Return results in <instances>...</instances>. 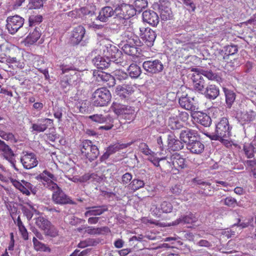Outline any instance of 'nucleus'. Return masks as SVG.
I'll return each instance as SVG.
<instances>
[{
  "label": "nucleus",
  "mask_w": 256,
  "mask_h": 256,
  "mask_svg": "<svg viewBox=\"0 0 256 256\" xmlns=\"http://www.w3.org/2000/svg\"><path fill=\"white\" fill-rule=\"evenodd\" d=\"M168 126L172 130H178L183 127V124L177 116H174L168 118Z\"/></svg>",
  "instance_id": "nucleus-32"
},
{
  "label": "nucleus",
  "mask_w": 256,
  "mask_h": 256,
  "mask_svg": "<svg viewBox=\"0 0 256 256\" xmlns=\"http://www.w3.org/2000/svg\"><path fill=\"white\" fill-rule=\"evenodd\" d=\"M171 17L170 10H162L160 12V18L162 20L166 21Z\"/></svg>",
  "instance_id": "nucleus-62"
},
{
  "label": "nucleus",
  "mask_w": 256,
  "mask_h": 256,
  "mask_svg": "<svg viewBox=\"0 0 256 256\" xmlns=\"http://www.w3.org/2000/svg\"><path fill=\"white\" fill-rule=\"evenodd\" d=\"M86 30L82 26H78L74 28L72 32V41L73 43L78 44L84 38Z\"/></svg>",
  "instance_id": "nucleus-20"
},
{
  "label": "nucleus",
  "mask_w": 256,
  "mask_h": 256,
  "mask_svg": "<svg viewBox=\"0 0 256 256\" xmlns=\"http://www.w3.org/2000/svg\"><path fill=\"white\" fill-rule=\"evenodd\" d=\"M32 242L34 248L37 251L48 252L50 251V249L44 244L38 241L35 237L33 238Z\"/></svg>",
  "instance_id": "nucleus-44"
},
{
  "label": "nucleus",
  "mask_w": 256,
  "mask_h": 256,
  "mask_svg": "<svg viewBox=\"0 0 256 256\" xmlns=\"http://www.w3.org/2000/svg\"><path fill=\"white\" fill-rule=\"evenodd\" d=\"M144 186V182L142 180H134L130 184L132 189L136 190Z\"/></svg>",
  "instance_id": "nucleus-57"
},
{
  "label": "nucleus",
  "mask_w": 256,
  "mask_h": 256,
  "mask_svg": "<svg viewBox=\"0 0 256 256\" xmlns=\"http://www.w3.org/2000/svg\"><path fill=\"white\" fill-rule=\"evenodd\" d=\"M80 11L83 16H92L95 14L94 8L90 10L88 8L86 7H82L80 8Z\"/></svg>",
  "instance_id": "nucleus-61"
},
{
  "label": "nucleus",
  "mask_w": 256,
  "mask_h": 256,
  "mask_svg": "<svg viewBox=\"0 0 256 256\" xmlns=\"http://www.w3.org/2000/svg\"><path fill=\"white\" fill-rule=\"evenodd\" d=\"M242 151L247 158H252L254 157L256 150L252 142L246 141L244 142Z\"/></svg>",
  "instance_id": "nucleus-28"
},
{
  "label": "nucleus",
  "mask_w": 256,
  "mask_h": 256,
  "mask_svg": "<svg viewBox=\"0 0 256 256\" xmlns=\"http://www.w3.org/2000/svg\"><path fill=\"white\" fill-rule=\"evenodd\" d=\"M168 146L170 150L178 151L182 149L184 146L182 140L174 138H168Z\"/></svg>",
  "instance_id": "nucleus-30"
},
{
  "label": "nucleus",
  "mask_w": 256,
  "mask_h": 256,
  "mask_svg": "<svg viewBox=\"0 0 256 256\" xmlns=\"http://www.w3.org/2000/svg\"><path fill=\"white\" fill-rule=\"evenodd\" d=\"M135 110L134 108L128 106H126L124 112L122 114L124 118L129 120H132L134 118Z\"/></svg>",
  "instance_id": "nucleus-49"
},
{
  "label": "nucleus",
  "mask_w": 256,
  "mask_h": 256,
  "mask_svg": "<svg viewBox=\"0 0 256 256\" xmlns=\"http://www.w3.org/2000/svg\"><path fill=\"white\" fill-rule=\"evenodd\" d=\"M126 145L125 144H116L112 146H108L106 150L108 151V152L110 154H112L118 151L120 149H122L124 148H126Z\"/></svg>",
  "instance_id": "nucleus-54"
},
{
  "label": "nucleus",
  "mask_w": 256,
  "mask_h": 256,
  "mask_svg": "<svg viewBox=\"0 0 256 256\" xmlns=\"http://www.w3.org/2000/svg\"><path fill=\"white\" fill-rule=\"evenodd\" d=\"M256 116V113L252 110L243 111L238 114L240 121L244 124L249 123L254 121Z\"/></svg>",
  "instance_id": "nucleus-26"
},
{
  "label": "nucleus",
  "mask_w": 256,
  "mask_h": 256,
  "mask_svg": "<svg viewBox=\"0 0 256 256\" xmlns=\"http://www.w3.org/2000/svg\"><path fill=\"white\" fill-rule=\"evenodd\" d=\"M138 42L126 43L122 47L124 52L128 55L139 56L142 50L138 46H140Z\"/></svg>",
  "instance_id": "nucleus-17"
},
{
  "label": "nucleus",
  "mask_w": 256,
  "mask_h": 256,
  "mask_svg": "<svg viewBox=\"0 0 256 256\" xmlns=\"http://www.w3.org/2000/svg\"><path fill=\"white\" fill-rule=\"evenodd\" d=\"M22 192L26 196H29L30 193V191L34 194H36V188L30 182L25 180H22Z\"/></svg>",
  "instance_id": "nucleus-40"
},
{
  "label": "nucleus",
  "mask_w": 256,
  "mask_h": 256,
  "mask_svg": "<svg viewBox=\"0 0 256 256\" xmlns=\"http://www.w3.org/2000/svg\"><path fill=\"white\" fill-rule=\"evenodd\" d=\"M20 158V162L26 169H30L36 167L38 164L36 154L31 152H24Z\"/></svg>",
  "instance_id": "nucleus-10"
},
{
  "label": "nucleus",
  "mask_w": 256,
  "mask_h": 256,
  "mask_svg": "<svg viewBox=\"0 0 256 256\" xmlns=\"http://www.w3.org/2000/svg\"><path fill=\"white\" fill-rule=\"evenodd\" d=\"M202 184L205 185L204 188L203 194L206 196H212L214 192V190H212V188L211 186L210 183L203 182Z\"/></svg>",
  "instance_id": "nucleus-58"
},
{
  "label": "nucleus",
  "mask_w": 256,
  "mask_h": 256,
  "mask_svg": "<svg viewBox=\"0 0 256 256\" xmlns=\"http://www.w3.org/2000/svg\"><path fill=\"white\" fill-rule=\"evenodd\" d=\"M210 113L214 118H218L222 115L223 112L218 107H212L210 109Z\"/></svg>",
  "instance_id": "nucleus-56"
},
{
  "label": "nucleus",
  "mask_w": 256,
  "mask_h": 256,
  "mask_svg": "<svg viewBox=\"0 0 256 256\" xmlns=\"http://www.w3.org/2000/svg\"><path fill=\"white\" fill-rule=\"evenodd\" d=\"M208 137L212 140H220L224 141L225 144H230V142L225 140V138L229 137L230 135V125L228 118H222L220 122L216 124L215 134H208L204 133Z\"/></svg>",
  "instance_id": "nucleus-1"
},
{
  "label": "nucleus",
  "mask_w": 256,
  "mask_h": 256,
  "mask_svg": "<svg viewBox=\"0 0 256 256\" xmlns=\"http://www.w3.org/2000/svg\"><path fill=\"white\" fill-rule=\"evenodd\" d=\"M226 96V102L228 108H230L236 100V94L232 90L226 88H223Z\"/></svg>",
  "instance_id": "nucleus-33"
},
{
  "label": "nucleus",
  "mask_w": 256,
  "mask_h": 256,
  "mask_svg": "<svg viewBox=\"0 0 256 256\" xmlns=\"http://www.w3.org/2000/svg\"><path fill=\"white\" fill-rule=\"evenodd\" d=\"M40 28L38 30L36 28L32 32H30L26 38V42L28 44L32 45L35 43L40 38L41 33L39 31Z\"/></svg>",
  "instance_id": "nucleus-34"
},
{
  "label": "nucleus",
  "mask_w": 256,
  "mask_h": 256,
  "mask_svg": "<svg viewBox=\"0 0 256 256\" xmlns=\"http://www.w3.org/2000/svg\"><path fill=\"white\" fill-rule=\"evenodd\" d=\"M60 68L62 72V74H65L61 77V86L66 88L70 85L74 84L78 76L74 66L72 64H62L60 66Z\"/></svg>",
  "instance_id": "nucleus-2"
},
{
  "label": "nucleus",
  "mask_w": 256,
  "mask_h": 256,
  "mask_svg": "<svg viewBox=\"0 0 256 256\" xmlns=\"http://www.w3.org/2000/svg\"><path fill=\"white\" fill-rule=\"evenodd\" d=\"M90 180L92 182H99L102 180V178L94 173L86 174L80 178V182H84Z\"/></svg>",
  "instance_id": "nucleus-42"
},
{
  "label": "nucleus",
  "mask_w": 256,
  "mask_h": 256,
  "mask_svg": "<svg viewBox=\"0 0 256 256\" xmlns=\"http://www.w3.org/2000/svg\"><path fill=\"white\" fill-rule=\"evenodd\" d=\"M246 168L250 171L254 176H256V160H246L244 162Z\"/></svg>",
  "instance_id": "nucleus-50"
},
{
  "label": "nucleus",
  "mask_w": 256,
  "mask_h": 256,
  "mask_svg": "<svg viewBox=\"0 0 256 256\" xmlns=\"http://www.w3.org/2000/svg\"><path fill=\"white\" fill-rule=\"evenodd\" d=\"M170 160L174 167L177 170L184 168L187 166L186 159L177 152L172 155Z\"/></svg>",
  "instance_id": "nucleus-21"
},
{
  "label": "nucleus",
  "mask_w": 256,
  "mask_h": 256,
  "mask_svg": "<svg viewBox=\"0 0 256 256\" xmlns=\"http://www.w3.org/2000/svg\"><path fill=\"white\" fill-rule=\"evenodd\" d=\"M89 118L94 122L100 124L107 122H112V118L109 114L104 116L102 114H96L90 116Z\"/></svg>",
  "instance_id": "nucleus-35"
},
{
  "label": "nucleus",
  "mask_w": 256,
  "mask_h": 256,
  "mask_svg": "<svg viewBox=\"0 0 256 256\" xmlns=\"http://www.w3.org/2000/svg\"><path fill=\"white\" fill-rule=\"evenodd\" d=\"M86 209L88 210L84 213L86 216H100L108 210L107 206L104 205L88 207Z\"/></svg>",
  "instance_id": "nucleus-25"
},
{
  "label": "nucleus",
  "mask_w": 256,
  "mask_h": 256,
  "mask_svg": "<svg viewBox=\"0 0 256 256\" xmlns=\"http://www.w3.org/2000/svg\"><path fill=\"white\" fill-rule=\"evenodd\" d=\"M148 147V146H146L145 144V147ZM148 150H146V148H145V155L147 156L146 158H145V160H147L152 163L154 166H160L159 162L161 160V159H159L158 158H157L156 156V154L154 152H152V154H147V152H148Z\"/></svg>",
  "instance_id": "nucleus-45"
},
{
  "label": "nucleus",
  "mask_w": 256,
  "mask_h": 256,
  "mask_svg": "<svg viewBox=\"0 0 256 256\" xmlns=\"http://www.w3.org/2000/svg\"><path fill=\"white\" fill-rule=\"evenodd\" d=\"M82 155L90 162L96 160L100 154L97 146L90 140H84L80 146Z\"/></svg>",
  "instance_id": "nucleus-4"
},
{
  "label": "nucleus",
  "mask_w": 256,
  "mask_h": 256,
  "mask_svg": "<svg viewBox=\"0 0 256 256\" xmlns=\"http://www.w3.org/2000/svg\"><path fill=\"white\" fill-rule=\"evenodd\" d=\"M42 18L40 15H32L29 17L30 26L38 24L42 21Z\"/></svg>",
  "instance_id": "nucleus-55"
},
{
  "label": "nucleus",
  "mask_w": 256,
  "mask_h": 256,
  "mask_svg": "<svg viewBox=\"0 0 256 256\" xmlns=\"http://www.w3.org/2000/svg\"><path fill=\"white\" fill-rule=\"evenodd\" d=\"M177 116L182 124L187 122L189 118V114L186 112H179L178 115Z\"/></svg>",
  "instance_id": "nucleus-63"
},
{
  "label": "nucleus",
  "mask_w": 256,
  "mask_h": 256,
  "mask_svg": "<svg viewBox=\"0 0 256 256\" xmlns=\"http://www.w3.org/2000/svg\"><path fill=\"white\" fill-rule=\"evenodd\" d=\"M82 221V219L72 216L69 218L68 223L72 226H77L80 224Z\"/></svg>",
  "instance_id": "nucleus-64"
},
{
  "label": "nucleus",
  "mask_w": 256,
  "mask_h": 256,
  "mask_svg": "<svg viewBox=\"0 0 256 256\" xmlns=\"http://www.w3.org/2000/svg\"><path fill=\"white\" fill-rule=\"evenodd\" d=\"M54 180H50V182H48V183L44 184L46 188L53 191V192H56L60 188L58 184L54 182Z\"/></svg>",
  "instance_id": "nucleus-60"
},
{
  "label": "nucleus",
  "mask_w": 256,
  "mask_h": 256,
  "mask_svg": "<svg viewBox=\"0 0 256 256\" xmlns=\"http://www.w3.org/2000/svg\"><path fill=\"white\" fill-rule=\"evenodd\" d=\"M192 71L196 72L192 76L194 87L197 91L201 92L204 88V80L202 74L198 72L197 68H193Z\"/></svg>",
  "instance_id": "nucleus-16"
},
{
  "label": "nucleus",
  "mask_w": 256,
  "mask_h": 256,
  "mask_svg": "<svg viewBox=\"0 0 256 256\" xmlns=\"http://www.w3.org/2000/svg\"><path fill=\"white\" fill-rule=\"evenodd\" d=\"M98 76L96 77L98 81L102 82H110L108 84L110 86H114L115 84L114 78L113 76L108 74L107 72H98Z\"/></svg>",
  "instance_id": "nucleus-36"
},
{
  "label": "nucleus",
  "mask_w": 256,
  "mask_h": 256,
  "mask_svg": "<svg viewBox=\"0 0 256 256\" xmlns=\"http://www.w3.org/2000/svg\"><path fill=\"white\" fill-rule=\"evenodd\" d=\"M123 40L126 43L139 42L138 41V38L134 35L133 32L129 30L125 31L122 35Z\"/></svg>",
  "instance_id": "nucleus-39"
},
{
  "label": "nucleus",
  "mask_w": 256,
  "mask_h": 256,
  "mask_svg": "<svg viewBox=\"0 0 256 256\" xmlns=\"http://www.w3.org/2000/svg\"><path fill=\"white\" fill-rule=\"evenodd\" d=\"M0 152H2V156L8 160L11 166L16 169V154H15L12 148L6 144L5 142L0 139Z\"/></svg>",
  "instance_id": "nucleus-8"
},
{
  "label": "nucleus",
  "mask_w": 256,
  "mask_h": 256,
  "mask_svg": "<svg viewBox=\"0 0 256 256\" xmlns=\"http://www.w3.org/2000/svg\"><path fill=\"white\" fill-rule=\"evenodd\" d=\"M145 22L155 26L159 22V18L157 14L153 10H145Z\"/></svg>",
  "instance_id": "nucleus-27"
},
{
  "label": "nucleus",
  "mask_w": 256,
  "mask_h": 256,
  "mask_svg": "<svg viewBox=\"0 0 256 256\" xmlns=\"http://www.w3.org/2000/svg\"><path fill=\"white\" fill-rule=\"evenodd\" d=\"M128 70L129 72L130 76L133 78H138L142 72L140 68L134 64H131L129 66Z\"/></svg>",
  "instance_id": "nucleus-43"
},
{
  "label": "nucleus",
  "mask_w": 256,
  "mask_h": 256,
  "mask_svg": "<svg viewBox=\"0 0 256 256\" xmlns=\"http://www.w3.org/2000/svg\"><path fill=\"white\" fill-rule=\"evenodd\" d=\"M180 106L186 110H192L194 109V106L190 99L187 96H181L178 101Z\"/></svg>",
  "instance_id": "nucleus-37"
},
{
  "label": "nucleus",
  "mask_w": 256,
  "mask_h": 256,
  "mask_svg": "<svg viewBox=\"0 0 256 256\" xmlns=\"http://www.w3.org/2000/svg\"><path fill=\"white\" fill-rule=\"evenodd\" d=\"M0 136L2 139L10 141L12 143H16L18 142V140L12 132H6L3 130H0Z\"/></svg>",
  "instance_id": "nucleus-47"
},
{
  "label": "nucleus",
  "mask_w": 256,
  "mask_h": 256,
  "mask_svg": "<svg viewBox=\"0 0 256 256\" xmlns=\"http://www.w3.org/2000/svg\"><path fill=\"white\" fill-rule=\"evenodd\" d=\"M24 24V19L19 16H8L6 19V28L10 34H14Z\"/></svg>",
  "instance_id": "nucleus-7"
},
{
  "label": "nucleus",
  "mask_w": 256,
  "mask_h": 256,
  "mask_svg": "<svg viewBox=\"0 0 256 256\" xmlns=\"http://www.w3.org/2000/svg\"><path fill=\"white\" fill-rule=\"evenodd\" d=\"M52 200L54 204H76L60 188L58 190L53 192Z\"/></svg>",
  "instance_id": "nucleus-11"
},
{
  "label": "nucleus",
  "mask_w": 256,
  "mask_h": 256,
  "mask_svg": "<svg viewBox=\"0 0 256 256\" xmlns=\"http://www.w3.org/2000/svg\"><path fill=\"white\" fill-rule=\"evenodd\" d=\"M126 105L120 104L116 102L112 103V108L117 115H122L124 112Z\"/></svg>",
  "instance_id": "nucleus-46"
},
{
  "label": "nucleus",
  "mask_w": 256,
  "mask_h": 256,
  "mask_svg": "<svg viewBox=\"0 0 256 256\" xmlns=\"http://www.w3.org/2000/svg\"><path fill=\"white\" fill-rule=\"evenodd\" d=\"M158 198L150 199L148 202V207L150 208V211L152 215L159 216L162 214L160 207L158 208L157 202L158 201Z\"/></svg>",
  "instance_id": "nucleus-29"
},
{
  "label": "nucleus",
  "mask_w": 256,
  "mask_h": 256,
  "mask_svg": "<svg viewBox=\"0 0 256 256\" xmlns=\"http://www.w3.org/2000/svg\"><path fill=\"white\" fill-rule=\"evenodd\" d=\"M202 74L208 78L209 80L216 81L217 82H222V78L218 74L213 72L212 70H202Z\"/></svg>",
  "instance_id": "nucleus-41"
},
{
  "label": "nucleus",
  "mask_w": 256,
  "mask_h": 256,
  "mask_svg": "<svg viewBox=\"0 0 256 256\" xmlns=\"http://www.w3.org/2000/svg\"><path fill=\"white\" fill-rule=\"evenodd\" d=\"M173 208L172 204L167 201H163L160 204V210L162 214L163 212L169 213L170 212Z\"/></svg>",
  "instance_id": "nucleus-53"
},
{
  "label": "nucleus",
  "mask_w": 256,
  "mask_h": 256,
  "mask_svg": "<svg viewBox=\"0 0 256 256\" xmlns=\"http://www.w3.org/2000/svg\"><path fill=\"white\" fill-rule=\"evenodd\" d=\"M198 220V218L196 214L190 212L188 214L182 216L180 218H178L172 224H168L166 222H161L158 220H150V224H154L156 226L160 227H166L170 226L177 225L180 223L183 222L186 224H194Z\"/></svg>",
  "instance_id": "nucleus-5"
},
{
  "label": "nucleus",
  "mask_w": 256,
  "mask_h": 256,
  "mask_svg": "<svg viewBox=\"0 0 256 256\" xmlns=\"http://www.w3.org/2000/svg\"><path fill=\"white\" fill-rule=\"evenodd\" d=\"M98 241L94 238H87L84 240L81 241L78 244V247L84 248L89 246H94L98 244Z\"/></svg>",
  "instance_id": "nucleus-48"
},
{
  "label": "nucleus",
  "mask_w": 256,
  "mask_h": 256,
  "mask_svg": "<svg viewBox=\"0 0 256 256\" xmlns=\"http://www.w3.org/2000/svg\"><path fill=\"white\" fill-rule=\"evenodd\" d=\"M100 50L102 51L105 58L109 60L113 59L114 62L117 60L116 58L120 57L122 54L121 52L116 46L110 44L102 46Z\"/></svg>",
  "instance_id": "nucleus-12"
},
{
  "label": "nucleus",
  "mask_w": 256,
  "mask_h": 256,
  "mask_svg": "<svg viewBox=\"0 0 256 256\" xmlns=\"http://www.w3.org/2000/svg\"><path fill=\"white\" fill-rule=\"evenodd\" d=\"M92 62L97 68L104 70L109 68L111 65L114 64V61L109 60L104 56L98 55L92 60Z\"/></svg>",
  "instance_id": "nucleus-14"
},
{
  "label": "nucleus",
  "mask_w": 256,
  "mask_h": 256,
  "mask_svg": "<svg viewBox=\"0 0 256 256\" xmlns=\"http://www.w3.org/2000/svg\"><path fill=\"white\" fill-rule=\"evenodd\" d=\"M35 224L41 230L44 231L47 235L55 236L56 232L52 229L51 222L44 216H40L35 219Z\"/></svg>",
  "instance_id": "nucleus-9"
},
{
  "label": "nucleus",
  "mask_w": 256,
  "mask_h": 256,
  "mask_svg": "<svg viewBox=\"0 0 256 256\" xmlns=\"http://www.w3.org/2000/svg\"><path fill=\"white\" fill-rule=\"evenodd\" d=\"M114 13L116 10H114L112 7L104 6L100 10L96 18L100 22H106L110 18L114 16Z\"/></svg>",
  "instance_id": "nucleus-23"
},
{
  "label": "nucleus",
  "mask_w": 256,
  "mask_h": 256,
  "mask_svg": "<svg viewBox=\"0 0 256 256\" xmlns=\"http://www.w3.org/2000/svg\"><path fill=\"white\" fill-rule=\"evenodd\" d=\"M196 136L197 132L196 130L186 128L181 131L180 138L184 142L190 144L194 141L197 138Z\"/></svg>",
  "instance_id": "nucleus-19"
},
{
  "label": "nucleus",
  "mask_w": 256,
  "mask_h": 256,
  "mask_svg": "<svg viewBox=\"0 0 256 256\" xmlns=\"http://www.w3.org/2000/svg\"><path fill=\"white\" fill-rule=\"evenodd\" d=\"M197 118L198 122L205 127L210 126L212 124L211 118L205 113L200 112Z\"/></svg>",
  "instance_id": "nucleus-38"
},
{
  "label": "nucleus",
  "mask_w": 256,
  "mask_h": 256,
  "mask_svg": "<svg viewBox=\"0 0 256 256\" xmlns=\"http://www.w3.org/2000/svg\"><path fill=\"white\" fill-rule=\"evenodd\" d=\"M29 5L30 8H39L43 6V2L42 0H30Z\"/></svg>",
  "instance_id": "nucleus-59"
},
{
  "label": "nucleus",
  "mask_w": 256,
  "mask_h": 256,
  "mask_svg": "<svg viewBox=\"0 0 256 256\" xmlns=\"http://www.w3.org/2000/svg\"><path fill=\"white\" fill-rule=\"evenodd\" d=\"M111 94L106 88L96 90L92 94V102L96 106H104L108 104L111 99Z\"/></svg>",
  "instance_id": "nucleus-3"
},
{
  "label": "nucleus",
  "mask_w": 256,
  "mask_h": 256,
  "mask_svg": "<svg viewBox=\"0 0 256 256\" xmlns=\"http://www.w3.org/2000/svg\"><path fill=\"white\" fill-rule=\"evenodd\" d=\"M156 38V34L154 31L148 28H145V44L148 47H150L153 45Z\"/></svg>",
  "instance_id": "nucleus-31"
},
{
  "label": "nucleus",
  "mask_w": 256,
  "mask_h": 256,
  "mask_svg": "<svg viewBox=\"0 0 256 256\" xmlns=\"http://www.w3.org/2000/svg\"><path fill=\"white\" fill-rule=\"evenodd\" d=\"M114 76L113 77L114 78V80H118L120 82H122L124 80H126L128 78V74L124 72V71L120 70H116L114 72Z\"/></svg>",
  "instance_id": "nucleus-51"
},
{
  "label": "nucleus",
  "mask_w": 256,
  "mask_h": 256,
  "mask_svg": "<svg viewBox=\"0 0 256 256\" xmlns=\"http://www.w3.org/2000/svg\"><path fill=\"white\" fill-rule=\"evenodd\" d=\"M53 124V120L48 118H39L37 122L32 124L31 128L32 131L36 132H44L49 126Z\"/></svg>",
  "instance_id": "nucleus-13"
},
{
  "label": "nucleus",
  "mask_w": 256,
  "mask_h": 256,
  "mask_svg": "<svg viewBox=\"0 0 256 256\" xmlns=\"http://www.w3.org/2000/svg\"><path fill=\"white\" fill-rule=\"evenodd\" d=\"M134 92L133 87L130 84L119 85L116 90V93L122 99L128 98Z\"/></svg>",
  "instance_id": "nucleus-18"
},
{
  "label": "nucleus",
  "mask_w": 256,
  "mask_h": 256,
  "mask_svg": "<svg viewBox=\"0 0 256 256\" xmlns=\"http://www.w3.org/2000/svg\"><path fill=\"white\" fill-rule=\"evenodd\" d=\"M116 14L120 18L128 20L136 14V10L133 6L124 3L116 4Z\"/></svg>",
  "instance_id": "nucleus-6"
},
{
  "label": "nucleus",
  "mask_w": 256,
  "mask_h": 256,
  "mask_svg": "<svg viewBox=\"0 0 256 256\" xmlns=\"http://www.w3.org/2000/svg\"><path fill=\"white\" fill-rule=\"evenodd\" d=\"M203 94L207 99L214 100L219 96L220 89L214 84H208Z\"/></svg>",
  "instance_id": "nucleus-22"
},
{
  "label": "nucleus",
  "mask_w": 256,
  "mask_h": 256,
  "mask_svg": "<svg viewBox=\"0 0 256 256\" xmlns=\"http://www.w3.org/2000/svg\"><path fill=\"white\" fill-rule=\"evenodd\" d=\"M164 66L158 60L145 61V70L151 74H156L163 70Z\"/></svg>",
  "instance_id": "nucleus-15"
},
{
  "label": "nucleus",
  "mask_w": 256,
  "mask_h": 256,
  "mask_svg": "<svg viewBox=\"0 0 256 256\" xmlns=\"http://www.w3.org/2000/svg\"><path fill=\"white\" fill-rule=\"evenodd\" d=\"M204 144L198 140V138L194 139V141L187 144V148L194 154H200L204 150Z\"/></svg>",
  "instance_id": "nucleus-24"
},
{
  "label": "nucleus",
  "mask_w": 256,
  "mask_h": 256,
  "mask_svg": "<svg viewBox=\"0 0 256 256\" xmlns=\"http://www.w3.org/2000/svg\"><path fill=\"white\" fill-rule=\"evenodd\" d=\"M222 202H223L224 205L230 208H234L238 205L236 200L230 196H227L222 200Z\"/></svg>",
  "instance_id": "nucleus-52"
}]
</instances>
